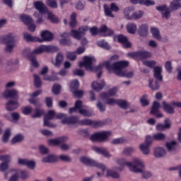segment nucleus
<instances>
[{
  "label": "nucleus",
  "mask_w": 181,
  "mask_h": 181,
  "mask_svg": "<svg viewBox=\"0 0 181 181\" xmlns=\"http://www.w3.org/2000/svg\"><path fill=\"white\" fill-rule=\"evenodd\" d=\"M62 119V124L68 125L78 124V125H90V127H93V128H98V127H103V125H104L102 122L94 121L90 119L79 120L78 116H71L67 117V115H65V117Z\"/></svg>",
  "instance_id": "1"
},
{
  "label": "nucleus",
  "mask_w": 181,
  "mask_h": 181,
  "mask_svg": "<svg viewBox=\"0 0 181 181\" xmlns=\"http://www.w3.org/2000/svg\"><path fill=\"white\" fill-rule=\"evenodd\" d=\"M59 51V47L54 45H41L38 48L35 49L33 52L30 54V60L33 67L37 69L39 67V63L36 60L35 54H40V53H55Z\"/></svg>",
  "instance_id": "2"
},
{
  "label": "nucleus",
  "mask_w": 181,
  "mask_h": 181,
  "mask_svg": "<svg viewBox=\"0 0 181 181\" xmlns=\"http://www.w3.org/2000/svg\"><path fill=\"white\" fill-rule=\"evenodd\" d=\"M104 66H105V68L108 71H113L117 76H123L124 71H122V69H125V67H128V66H129V62L127 61H120L111 64L110 61H107L104 62Z\"/></svg>",
  "instance_id": "3"
},
{
  "label": "nucleus",
  "mask_w": 181,
  "mask_h": 181,
  "mask_svg": "<svg viewBox=\"0 0 181 181\" xmlns=\"http://www.w3.org/2000/svg\"><path fill=\"white\" fill-rule=\"evenodd\" d=\"M117 163L120 166H127L134 173H141L144 168V163L138 158H135L132 162H127L125 159L122 158L117 160Z\"/></svg>",
  "instance_id": "4"
},
{
  "label": "nucleus",
  "mask_w": 181,
  "mask_h": 181,
  "mask_svg": "<svg viewBox=\"0 0 181 181\" xmlns=\"http://www.w3.org/2000/svg\"><path fill=\"white\" fill-rule=\"evenodd\" d=\"M66 117V114L58 113L56 114L54 110H49L46 115L44 116V127H54L53 124L50 123L52 119H62Z\"/></svg>",
  "instance_id": "5"
},
{
  "label": "nucleus",
  "mask_w": 181,
  "mask_h": 181,
  "mask_svg": "<svg viewBox=\"0 0 181 181\" xmlns=\"http://www.w3.org/2000/svg\"><path fill=\"white\" fill-rule=\"evenodd\" d=\"M81 162H82V163H84V165H86L87 166L98 168V169L102 170V172H105V170H107V168L105 167V165L102 163H97V161L87 157H81Z\"/></svg>",
  "instance_id": "6"
},
{
  "label": "nucleus",
  "mask_w": 181,
  "mask_h": 181,
  "mask_svg": "<svg viewBox=\"0 0 181 181\" xmlns=\"http://www.w3.org/2000/svg\"><path fill=\"white\" fill-rule=\"evenodd\" d=\"M111 136V132H102L93 134L90 139L93 142H104Z\"/></svg>",
  "instance_id": "7"
},
{
  "label": "nucleus",
  "mask_w": 181,
  "mask_h": 181,
  "mask_svg": "<svg viewBox=\"0 0 181 181\" xmlns=\"http://www.w3.org/2000/svg\"><path fill=\"white\" fill-rule=\"evenodd\" d=\"M172 105L181 108V102H170V103L166 101H163V108L167 114H175V107Z\"/></svg>",
  "instance_id": "8"
},
{
  "label": "nucleus",
  "mask_w": 181,
  "mask_h": 181,
  "mask_svg": "<svg viewBox=\"0 0 181 181\" xmlns=\"http://www.w3.org/2000/svg\"><path fill=\"white\" fill-rule=\"evenodd\" d=\"M3 42L6 45V52H11L13 49V46H15V37H13V34L9 33L6 35L3 39Z\"/></svg>",
  "instance_id": "9"
},
{
  "label": "nucleus",
  "mask_w": 181,
  "mask_h": 181,
  "mask_svg": "<svg viewBox=\"0 0 181 181\" xmlns=\"http://www.w3.org/2000/svg\"><path fill=\"white\" fill-rule=\"evenodd\" d=\"M113 39L115 42H117L118 43H120V45H122V47L124 49H129L132 46L131 42L128 40V37L122 34L115 35Z\"/></svg>",
  "instance_id": "10"
},
{
  "label": "nucleus",
  "mask_w": 181,
  "mask_h": 181,
  "mask_svg": "<svg viewBox=\"0 0 181 181\" xmlns=\"http://www.w3.org/2000/svg\"><path fill=\"white\" fill-rule=\"evenodd\" d=\"M87 30H88V26L80 27L78 30H71V36H72L74 39H76V40H81V36H83V35H84Z\"/></svg>",
  "instance_id": "11"
},
{
  "label": "nucleus",
  "mask_w": 181,
  "mask_h": 181,
  "mask_svg": "<svg viewBox=\"0 0 181 181\" xmlns=\"http://www.w3.org/2000/svg\"><path fill=\"white\" fill-rule=\"evenodd\" d=\"M152 144V137L149 135L146 136V140L144 144L140 145V150L141 151L144 155L149 154V146H151Z\"/></svg>",
  "instance_id": "12"
},
{
  "label": "nucleus",
  "mask_w": 181,
  "mask_h": 181,
  "mask_svg": "<svg viewBox=\"0 0 181 181\" xmlns=\"http://www.w3.org/2000/svg\"><path fill=\"white\" fill-rule=\"evenodd\" d=\"M129 56L133 58L137 57L138 59L144 60V59H149V57L152 56V54L148 51H138L136 52L129 53Z\"/></svg>",
  "instance_id": "13"
},
{
  "label": "nucleus",
  "mask_w": 181,
  "mask_h": 181,
  "mask_svg": "<svg viewBox=\"0 0 181 181\" xmlns=\"http://www.w3.org/2000/svg\"><path fill=\"white\" fill-rule=\"evenodd\" d=\"M159 108H160V104L157 101H154L150 114L155 115L157 118H161V117H163V115L159 112Z\"/></svg>",
  "instance_id": "14"
},
{
  "label": "nucleus",
  "mask_w": 181,
  "mask_h": 181,
  "mask_svg": "<svg viewBox=\"0 0 181 181\" xmlns=\"http://www.w3.org/2000/svg\"><path fill=\"white\" fill-rule=\"evenodd\" d=\"M34 6L37 11H39L41 15H46V13H49V10L47 9V7L43 4V1H35L34 2Z\"/></svg>",
  "instance_id": "15"
},
{
  "label": "nucleus",
  "mask_w": 181,
  "mask_h": 181,
  "mask_svg": "<svg viewBox=\"0 0 181 181\" xmlns=\"http://www.w3.org/2000/svg\"><path fill=\"white\" fill-rule=\"evenodd\" d=\"M67 139H69L67 136H61L58 139H49L48 144L50 146H57L60 144H64Z\"/></svg>",
  "instance_id": "16"
},
{
  "label": "nucleus",
  "mask_w": 181,
  "mask_h": 181,
  "mask_svg": "<svg viewBox=\"0 0 181 181\" xmlns=\"http://www.w3.org/2000/svg\"><path fill=\"white\" fill-rule=\"evenodd\" d=\"M42 42H52L53 40V34L49 31L45 30L41 33Z\"/></svg>",
  "instance_id": "17"
},
{
  "label": "nucleus",
  "mask_w": 181,
  "mask_h": 181,
  "mask_svg": "<svg viewBox=\"0 0 181 181\" xmlns=\"http://www.w3.org/2000/svg\"><path fill=\"white\" fill-rule=\"evenodd\" d=\"M153 76L156 80L163 81V76H162V68L160 66H155L153 69Z\"/></svg>",
  "instance_id": "18"
},
{
  "label": "nucleus",
  "mask_w": 181,
  "mask_h": 181,
  "mask_svg": "<svg viewBox=\"0 0 181 181\" xmlns=\"http://www.w3.org/2000/svg\"><path fill=\"white\" fill-rule=\"evenodd\" d=\"M18 107H19V103L16 100H9L6 105L7 111H15Z\"/></svg>",
  "instance_id": "19"
},
{
  "label": "nucleus",
  "mask_w": 181,
  "mask_h": 181,
  "mask_svg": "<svg viewBox=\"0 0 181 181\" xmlns=\"http://www.w3.org/2000/svg\"><path fill=\"white\" fill-rule=\"evenodd\" d=\"M105 86V81H93L92 83V88L93 90H95V91H101L103 88Z\"/></svg>",
  "instance_id": "20"
},
{
  "label": "nucleus",
  "mask_w": 181,
  "mask_h": 181,
  "mask_svg": "<svg viewBox=\"0 0 181 181\" xmlns=\"http://www.w3.org/2000/svg\"><path fill=\"white\" fill-rule=\"evenodd\" d=\"M5 98H16L18 97V91L16 90H6L3 94Z\"/></svg>",
  "instance_id": "21"
},
{
  "label": "nucleus",
  "mask_w": 181,
  "mask_h": 181,
  "mask_svg": "<svg viewBox=\"0 0 181 181\" xmlns=\"http://www.w3.org/2000/svg\"><path fill=\"white\" fill-rule=\"evenodd\" d=\"M92 149H93V151L96 152V153L103 155V156H105V158H110V156H111V155H110V153L105 148L97 147V146H93L92 148Z\"/></svg>",
  "instance_id": "22"
},
{
  "label": "nucleus",
  "mask_w": 181,
  "mask_h": 181,
  "mask_svg": "<svg viewBox=\"0 0 181 181\" xmlns=\"http://www.w3.org/2000/svg\"><path fill=\"white\" fill-rule=\"evenodd\" d=\"M59 160V157L54 155H49L42 158V161L44 163H54V162H57Z\"/></svg>",
  "instance_id": "23"
},
{
  "label": "nucleus",
  "mask_w": 181,
  "mask_h": 181,
  "mask_svg": "<svg viewBox=\"0 0 181 181\" xmlns=\"http://www.w3.org/2000/svg\"><path fill=\"white\" fill-rule=\"evenodd\" d=\"M100 32L104 33V36H112L114 35V30L108 28L105 25H103L100 28Z\"/></svg>",
  "instance_id": "24"
},
{
  "label": "nucleus",
  "mask_w": 181,
  "mask_h": 181,
  "mask_svg": "<svg viewBox=\"0 0 181 181\" xmlns=\"http://www.w3.org/2000/svg\"><path fill=\"white\" fill-rule=\"evenodd\" d=\"M20 19L24 23V25H30V23H33V18L27 14H22L20 16Z\"/></svg>",
  "instance_id": "25"
},
{
  "label": "nucleus",
  "mask_w": 181,
  "mask_h": 181,
  "mask_svg": "<svg viewBox=\"0 0 181 181\" xmlns=\"http://www.w3.org/2000/svg\"><path fill=\"white\" fill-rule=\"evenodd\" d=\"M169 128H170V121L168 119L164 121V124L159 123L156 125L157 131H163Z\"/></svg>",
  "instance_id": "26"
},
{
  "label": "nucleus",
  "mask_w": 181,
  "mask_h": 181,
  "mask_svg": "<svg viewBox=\"0 0 181 181\" xmlns=\"http://www.w3.org/2000/svg\"><path fill=\"white\" fill-rule=\"evenodd\" d=\"M153 153L155 158H162L166 155V151L163 148L157 147L155 148Z\"/></svg>",
  "instance_id": "27"
},
{
  "label": "nucleus",
  "mask_w": 181,
  "mask_h": 181,
  "mask_svg": "<svg viewBox=\"0 0 181 181\" xmlns=\"http://www.w3.org/2000/svg\"><path fill=\"white\" fill-rule=\"evenodd\" d=\"M24 39L26 40V42H38L39 43H42V40L40 37H33L29 33H25L24 34Z\"/></svg>",
  "instance_id": "28"
},
{
  "label": "nucleus",
  "mask_w": 181,
  "mask_h": 181,
  "mask_svg": "<svg viewBox=\"0 0 181 181\" xmlns=\"http://www.w3.org/2000/svg\"><path fill=\"white\" fill-rule=\"evenodd\" d=\"M148 86L151 90L153 91H156L159 90V87H160V85L159 84V81L156 79V81L153 83V79H149L148 81Z\"/></svg>",
  "instance_id": "29"
},
{
  "label": "nucleus",
  "mask_w": 181,
  "mask_h": 181,
  "mask_svg": "<svg viewBox=\"0 0 181 181\" xmlns=\"http://www.w3.org/2000/svg\"><path fill=\"white\" fill-rule=\"evenodd\" d=\"M83 107V102L81 100H76L74 107L69 108V114H73V112H77V110L79 111L80 107Z\"/></svg>",
  "instance_id": "30"
},
{
  "label": "nucleus",
  "mask_w": 181,
  "mask_h": 181,
  "mask_svg": "<svg viewBox=\"0 0 181 181\" xmlns=\"http://www.w3.org/2000/svg\"><path fill=\"white\" fill-rule=\"evenodd\" d=\"M139 34L143 37L148 36V25L142 24L139 28Z\"/></svg>",
  "instance_id": "31"
},
{
  "label": "nucleus",
  "mask_w": 181,
  "mask_h": 181,
  "mask_svg": "<svg viewBox=\"0 0 181 181\" xmlns=\"http://www.w3.org/2000/svg\"><path fill=\"white\" fill-rule=\"evenodd\" d=\"M63 59H64L63 53L59 52L57 54L56 59H55V63H54L55 67H60V66H62V63H63Z\"/></svg>",
  "instance_id": "32"
},
{
  "label": "nucleus",
  "mask_w": 181,
  "mask_h": 181,
  "mask_svg": "<svg viewBox=\"0 0 181 181\" xmlns=\"http://www.w3.org/2000/svg\"><path fill=\"white\" fill-rule=\"evenodd\" d=\"M83 62H85L86 69H87V70H88V69H93V58L90 57H84Z\"/></svg>",
  "instance_id": "33"
},
{
  "label": "nucleus",
  "mask_w": 181,
  "mask_h": 181,
  "mask_svg": "<svg viewBox=\"0 0 181 181\" xmlns=\"http://www.w3.org/2000/svg\"><path fill=\"white\" fill-rule=\"evenodd\" d=\"M127 29L128 33H130L131 35H134L136 32V24L129 23L127 25Z\"/></svg>",
  "instance_id": "34"
},
{
  "label": "nucleus",
  "mask_w": 181,
  "mask_h": 181,
  "mask_svg": "<svg viewBox=\"0 0 181 181\" xmlns=\"http://www.w3.org/2000/svg\"><path fill=\"white\" fill-rule=\"evenodd\" d=\"M151 32L154 39H156L157 40H160V39H162V37H160V33H159V30L158 28H151Z\"/></svg>",
  "instance_id": "35"
},
{
  "label": "nucleus",
  "mask_w": 181,
  "mask_h": 181,
  "mask_svg": "<svg viewBox=\"0 0 181 181\" xmlns=\"http://www.w3.org/2000/svg\"><path fill=\"white\" fill-rule=\"evenodd\" d=\"M116 104L123 110H127V107H129L128 103L126 100H124L122 99H117Z\"/></svg>",
  "instance_id": "36"
},
{
  "label": "nucleus",
  "mask_w": 181,
  "mask_h": 181,
  "mask_svg": "<svg viewBox=\"0 0 181 181\" xmlns=\"http://www.w3.org/2000/svg\"><path fill=\"white\" fill-rule=\"evenodd\" d=\"M78 87H80V83L78 82V80H74L71 82L70 84V88L71 91H74L76 90H78Z\"/></svg>",
  "instance_id": "37"
},
{
  "label": "nucleus",
  "mask_w": 181,
  "mask_h": 181,
  "mask_svg": "<svg viewBox=\"0 0 181 181\" xmlns=\"http://www.w3.org/2000/svg\"><path fill=\"white\" fill-rule=\"evenodd\" d=\"M106 176L107 177H112L113 179H118V177H119V174H118V173L114 170H107Z\"/></svg>",
  "instance_id": "38"
},
{
  "label": "nucleus",
  "mask_w": 181,
  "mask_h": 181,
  "mask_svg": "<svg viewBox=\"0 0 181 181\" xmlns=\"http://www.w3.org/2000/svg\"><path fill=\"white\" fill-rule=\"evenodd\" d=\"M170 8L173 11H176L177 9H180L181 4L180 1L174 0L170 4Z\"/></svg>",
  "instance_id": "39"
},
{
  "label": "nucleus",
  "mask_w": 181,
  "mask_h": 181,
  "mask_svg": "<svg viewBox=\"0 0 181 181\" xmlns=\"http://www.w3.org/2000/svg\"><path fill=\"white\" fill-rule=\"evenodd\" d=\"M34 84L36 88H40V87H42V80H40V77L36 74H34Z\"/></svg>",
  "instance_id": "40"
},
{
  "label": "nucleus",
  "mask_w": 181,
  "mask_h": 181,
  "mask_svg": "<svg viewBox=\"0 0 181 181\" xmlns=\"http://www.w3.org/2000/svg\"><path fill=\"white\" fill-rule=\"evenodd\" d=\"M177 146V142L175 141H172L171 142H167L165 146L168 151H173Z\"/></svg>",
  "instance_id": "41"
},
{
  "label": "nucleus",
  "mask_w": 181,
  "mask_h": 181,
  "mask_svg": "<svg viewBox=\"0 0 181 181\" xmlns=\"http://www.w3.org/2000/svg\"><path fill=\"white\" fill-rule=\"evenodd\" d=\"M78 112L81 115H83V117H91V112L83 108V106L79 108Z\"/></svg>",
  "instance_id": "42"
},
{
  "label": "nucleus",
  "mask_w": 181,
  "mask_h": 181,
  "mask_svg": "<svg viewBox=\"0 0 181 181\" xmlns=\"http://www.w3.org/2000/svg\"><path fill=\"white\" fill-rule=\"evenodd\" d=\"M22 141H23V136H22V134H18L11 140V144L12 145H15V144L22 142Z\"/></svg>",
  "instance_id": "43"
},
{
  "label": "nucleus",
  "mask_w": 181,
  "mask_h": 181,
  "mask_svg": "<svg viewBox=\"0 0 181 181\" xmlns=\"http://www.w3.org/2000/svg\"><path fill=\"white\" fill-rule=\"evenodd\" d=\"M153 139L155 141H165L166 139V136L163 133H158L153 136Z\"/></svg>",
  "instance_id": "44"
},
{
  "label": "nucleus",
  "mask_w": 181,
  "mask_h": 181,
  "mask_svg": "<svg viewBox=\"0 0 181 181\" xmlns=\"http://www.w3.org/2000/svg\"><path fill=\"white\" fill-rule=\"evenodd\" d=\"M138 4L146 6H152V5H155V1L152 0H139Z\"/></svg>",
  "instance_id": "45"
},
{
  "label": "nucleus",
  "mask_w": 181,
  "mask_h": 181,
  "mask_svg": "<svg viewBox=\"0 0 181 181\" xmlns=\"http://www.w3.org/2000/svg\"><path fill=\"white\" fill-rule=\"evenodd\" d=\"M103 67H105V65H104V62L100 64L98 66H96V71H99L97 74V78H101V75L103 74Z\"/></svg>",
  "instance_id": "46"
},
{
  "label": "nucleus",
  "mask_w": 181,
  "mask_h": 181,
  "mask_svg": "<svg viewBox=\"0 0 181 181\" xmlns=\"http://www.w3.org/2000/svg\"><path fill=\"white\" fill-rule=\"evenodd\" d=\"M46 4L47 6L52 8V9L57 8V1L56 0H47Z\"/></svg>",
  "instance_id": "47"
},
{
  "label": "nucleus",
  "mask_w": 181,
  "mask_h": 181,
  "mask_svg": "<svg viewBox=\"0 0 181 181\" xmlns=\"http://www.w3.org/2000/svg\"><path fill=\"white\" fill-rule=\"evenodd\" d=\"M45 114V110L40 108L35 109V113L32 115L33 118H39V117H42Z\"/></svg>",
  "instance_id": "48"
},
{
  "label": "nucleus",
  "mask_w": 181,
  "mask_h": 181,
  "mask_svg": "<svg viewBox=\"0 0 181 181\" xmlns=\"http://www.w3.org/2000/svg\"><path fill=\"white\" fill-rule=\"evenodd\" d=\"M47 18L49 19V21H51L52 23H59V18H57L53 13H48Z\"/></svg>",
  "instance_id": "49"
},
{
  "label": "nucleus",
  "mask_w": 181,
  "mask_h": 181,
  "mask_svg": "<svg viewBox=\"0 0 181 181\" xmlns=\"http://www.w3.org/2000/svg\"><path fill=\"white\" fill-rule=\"evenodd\" d=\"M90 33L91 36H97V35L101 33V31H100V28L98 29L97 27L94 26L90 28Z\"/></svg>",
  "instance_id": "50"
},
{
  "label": "nucleus",
  "mask_w": 181,
  "mask_h": 181,
  "mask_svg": "<svg viewBox=\"0 0 181 181\" xmlns=\"http://www.w3.org/2000/svg\"><path fill=\"white\" fill-rule=\"evenodd\" d=\"M9 136H11V129H6L3 136V139H2L3 142L4 143L8 142L9 139Z\"/></svg>",
  "instance_id": "51"
},
{
  "label": "nucleus",
  "mask_w": 181,
  "mask_h": 181,
  "mask_svg": "<svg viewBox=\"0 0 181 181\" xmlns=\"http://www.w3.org/2000/svg\"><path fill=\"white\" fill-rule=\"evenodd\" d=\"M97 45L98 46H99V47H103V49H106L107 50L110 49V45H108V42L104 40H100L98 42Z\"/></svg>",
  "instance_id": "52"
},
{
  "label": "nucleus",
  "mask_w": 181,
  "mask_h": 181,
  "mask_svg": "<svg viewBox=\"0 0 181 181\" xmlns=\"http://www.w3.org/2000/svg\"><path fill=\"white\" fill-rule=\"evenodd\" d=\"M105 13L106 16H110V18H114L111 8L108 7V5H104Z\"/></svg>",
  "instance_id": "53"
},
{
  "label": "nucleus",
  "mask_w": 181,
  "mask_h": 181,
  "mask_svg": "<svg viewBox=\"0 0 181 181\" xmlns=\"http://www.w3.org/2000/svg\"><path fill=\"white\" fill-rule=\"evenodd\" d=\"M144 66L147 67H150V69H155V66H156V62L155 61H144L143 62Z\"/></svg>",
  "instance_id": "54"
},
{
  "label": "nucleus",
  "mask_w": 181,
  "mask_h": 181,
  "mask_svg": "<svg viewBox=\"0 0 181 181\" xmlns=\"http://www.w3.org/2000/svg\"><path fill=\"white\" fill-rule=\"evenodd\" d=\"M148 95H144L141 98H140V103L142 105V107H146L149 105V102L148 100H146Z\"/></svg>",
  "instance_id": "55"
},
{
  "label": "nucleus",
  "mask_w": 181,
  "mask_h": 181,
  "mask_svg": "<svg viewBox=\"0 0 181 181\" xmlns=\"http://www.w3.org/2000/svg\"><path fill=\"white\" fill-rule=\"evenodd\" d=\"M61 88L62 86H60V84H54L52 87L53 94H55L56 95H57V94H59Z\"/></svg>",
  "instance_id": "56"
},
{
  "label": "nucleus",
  "mask_w": 181,
  "mask_h": 181,
  "mask_svg": "<svg viewBox=\"0 0 181 181\" xmlns=\"http://www.w3.org/2000/svg\"><path fill=\"white\" fill-rule=\"evenodd\" d=\"M21 111L24 115H29L32 113V107L30 106H25L21 109Z\"/></svg>",
  "instance_id": "57"
},
{
  "label": "nucleus",
  "mask_w": 181,
  "mask_h": 181,
  "mask_svg": "<svg viewBox=\"0 0 181 181\" xmlns=\"http://www.w3.org/2000/svg\"><path fill=\"white\" fill-rule=\"evenodd\" d=\"M143 15H144V12L142 11H139L134 12L132 14V18H133V19H141Z\"/></svg>",
  "instance_id": "58"
},
{
  "label": "nucleus",
  "mask_w": 181,
  "mask_h": 181,
  "mask_svg": "<svg viewBox=\"0 0 181 181\" xmlns=\"http://www.w3.org/2000/svg\"><path fill=\"white\" fill-rule=\"evenodd\" d=\"M0 160H2L4 163H8L11 162V156L9 155H2L0 156Z\"/></svg>",
  "instance_id": "59"
},
{
  "label": "nucleus",
  "mask_w": 181,
  "mask_h": 181,
  "mask_svg": "<svg viewBox=\"0 0 181 181\" xmlns=\"http://www.w3.org/2000/svg\"><path fill=\"white\" fill-rule=\"evenodd\" d=\"M72 93L74 97H76L77 98H81V97H83V94H84V92H83V90H78V89L73 90Z\"/></svg>",
  "instance_id": "60"
},
{
  "label": "nucleus",
  "mask_w": 181,
  "mask_h": 181,
  "mask_svg": "<svg viewBox=\"0 0 181 181\" xmlns=\"http://www.w3.org/2000/svg\"><path fill=\"white\" fill-rule=\"evenodd\" d=\"M125 142V139L122 138H118V139H115L111 141V144L112 145H118V144H124Z\"/></svg>",
  "instance_id": "61"
},
{
  "label": "nucleus",
  "mask_w": 181,
  "mask_h": 181,
  "mask_svg": "<svg viewBox=\"0 0 181 181\" xmlns=\"http://www.w3.org/2000/svg\"><path fill=\"white\" fill-rule=\"evenodd\" d=\"M165 67L168 73H172V62L168 61L165 62Z\"/></svg>",
  "instance_id": "62"
},
{
  "label": "nucleus",
  "mask_w": 181,
  "mask_h": 181,
  "mask_svg": "<svg viewBox=\"0 0 181 181\" xmlns=\"http://www.w3.org/2000/svg\"><path fill=\"white\" fill-rule=\"evenodd\" d=\"M9 168V164L7 163H1L0 164V172H5Z\"/></svg>",
  "instance_id": "63"
},
{
  "label": "nucleus",
  "mask_w": 181,
  "mask_h": 181,
  "mask_svg": "<svg viewBox=\"0 0 181 181\" xmlns=\"http://www.w3.org/2000/svg\"><path fill=\"white\" fill-rule=\"evenodd\" d=\"M66 57L68 60L74 61L76 59V52H68L66 54Z\"/></svg>",
  "instance_id": "64"
}]
</instances>
